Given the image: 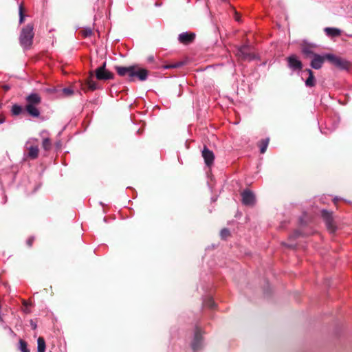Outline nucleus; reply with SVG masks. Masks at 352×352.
<instances>
[{
  "instance_id": "1",
  "label": "nucleus",
  "mask_w": 352,
  "mask_h": 352,
  "mask_svg": "<svg viewBox=\"0 0 352 352\" xmlns=\"http://www.w3.org/2000/svg\"><path fill=\"white\" fill-rule=\"evenodd\" d=\"M116 70L119 76H127L129 81H133L135 78L140 81H144L147 79L148 72L146 69L138 66L129 67H116Z\"/></svg>"
},
{
  "instance_id": "2",
  "label": "nucleus",
  "mask_w": 352,
  "mask_h": 352,
  "mask_svg": "<svg viewBox=\"0 0 352 352\" xmlns=\"http://www.w3.org/2000/svg\"><path fill=\"white\" fill-rule=\"evenodd\" d=\"M26 105L25 111L33 118H38L40 116V111L38 106L41 102V97L38 94L31 93L25 98Z\"/></svg>"
},
{
  "instance_id": "3",
  "label": "nucleus",
  "mask_w": 352,
  "mask_h": 352,
  "mask_svg": "<svg viewBox=\"0 0 352 352\" xmlns=\"http://www.w3.org/2000/svg\"><path fill=\"white\" fill-rule=\"evenodd\" d=\"M34 36V25L32 24L29 23L23 27L19 36L21 45L25 49L30 48L32 44Z\"/></svg>"
},
{
  "instance_id": "4",
  "label": "nucleus",
  "mask_w": 352,
  "mask_h": 352,
  "mask_svg": "<svg viewBox=\"0 0 352 352\" xmlns=\"http://www.w3.org/2000/svg\"><path fill=\"white\" fill-rule=\"evenodd\" d=\"M327 60L340 69H348L349 68V63L338 56L332 54H326Z\"/></svg>"
},
{
  "instance_id": "5",
  "label": "nucleus",
  "mask_w": 352,
  "mask_h": 352,
  "mask_svg": "<svg viewBox=\"0 0 352 352\" xmlns=\"http://www.w3.org/2000/svg\"><path fill=\"white\" fill-rule=\"evenodd\" d=\"M322 217L325 222L327 230L331 233H334L337 230L336 222L332 217V213L326 210L321 211Z\"/></svg>"
},
{
  "instance_id": "6",
  "label": "nucleus",
  "mask_w": 352,
  "mask_h": 352,
  "mask_svg": "<svg viewBox=\"0 0 352 352\" xmlns=\"http://www.w3.org/2000/svg\"><path fill=\"white\" fill-rule=\"evenodd\" d=\"M236 54L243 60H252L256 58V56L252 52V47L247 45L241 46Z\"/></svg>"
},
{
  "instance_id": "7",
  "label": "nucleus",
  "mask_w": 352,
  "mask_h": 352,
  "mask_svg": "<svg viewBox=\"0 0 352 352\" xmlns=\"http://www.w3.org/2000/svg\"><path fill=\"white\" fill-rule=\"evenodd\" d=\"M203 346V338L201 329L197 327L195 330L194 337L191 343V347L194 351H199Z\"/></svg>"
},
{
  "instance_id": "8",
  "label": "nucleus",
  "mask_w": 352,
  "mask_h": 352,
  "mask_svg": "<svg viewBox=\"0 0 352 352\" xmlns=\"http://www.w3.org/2000/svg\"><path fill=\"white\" fill-rule=\"evenodd\" d=\"M106 63H104L102 65L99 67L96 70V76L98 80H107L109 79H112L113 77V74L105 69Z\"/></svg>"
},
{
  "instance_id": "9",
  "label": "nucleus",
  "mask_w": 352,
  "mask_h": 352,
  "mask_svg": "<svg viewBox=\"0 0 352 352\" xmlns=\"http://www.w3.org/2000/svg\"><path fill=\"white\" fill-rule=\"evenodd\" d=\"M327 60L326 54L324 55L314 54L311 58L310 63L311 67L315 69H319L322 67L324 60Z\"/></svg>"
},
{
  "instance_id": "10",
  "label": "nucleus",
  "mask_w": 352,
  "mask_h": 352,
  "mask_svg": "<svg viewBox=\"0 0 352 352\" xmlns=\"http://www.w3.org/2000/svg\"><path fill=\"white\" fill-rule=\"evenodd\" d=\"M242 203L245 206H252L255 203V196L250 190H245L241 193Z\"/></svg>"
},
{
  "instance_id": "11",
  "label": "nucleus",
  "mask_w": 352,
  "mask_h": 352,
  "mask_svg": "<svg viewBox=\"0 0 352 352\" xmlns=\"http://www.w3.org/2000/svg\"><path fill=\"white\" fill-rule=\"evenodd\" d=\"M288 66L294 71L301 70L302 64L295 55H292L287 58Z\"/></svg>"
},
{
  "instance_id": "12",
  "label": "nucleus",
  "mask_w": 352,
  "mask_h": 352,
  "mask_svg": "<svg viewBox=\"0 0 352 352\" xmlns=\"http://www.w3.org/2000/svg\"><path fill=\"white\" fill-rule=\"evenodd\" d=\"M202 157L204 159V162L208 166H210L214 162V155L212 151H210L207 146H204L202 151Z\"/></svg>"
},
{
  "instance_id": "13",
  "label": "nucleus",
  "mask_w": 352,
  "mask_h": 352,
  "mask_svg": "<svg viewBox=\"0 0 352 352\" xmlns=\"http://www.w3.org/2000/svg\"><path fill=\"white\" fill-rule=\"evenodd\" d=\"M29 142L26 143V150L28 151L26 155L32 160L36 159L38 155V147L37 145H30Z\"/></svg>"
},
{
  "instance_id": "14",
  "label": "nucleus",
  "mask_w": 352,
  "mask_h": 352,
  "mask_svg": "<svg viewBox=\"0 0 352 352\" xmlns=\"http://www.w3.org/2000/svg\"><path fill=\"white\" fill-rule=\"evenodd\" d=\"M195 37L194 33L182 32L179 34L178 40L180 43L184 44H188L191 43Z\"/></svg>"
},
{
  "instance_id": "15",
  "label": "nucleus",
  "mask_w": 352,
  "mask_h": 352,
  "mask_svg": "<svg viewBox=\"0 0 352 352\" xmlns=\"http://www.w3.org/2000/svg\"><path fill=\"white\" fill-rule=\"evenodd\" d=\"M303 73L308 74V78L305 80V83L307 87H313L316 85V78L314 75V72L310 69H306L303 71Z\"/></svg>"
},
{
  "instance_id": "16",
  "label": "nucleus",
  "mask_w": 352,
  "mask_h": 352,
  "mask_svg": "<svg viewBox=\"0 0 352 352\" xmlns=\"http://www.w3.org/2000/svg\"><path fill=\"white\" fill-rule=\"evenodd\" d=\"M324 32H326L327 35L331 36H338L340 34V30L334 28H326L324 29Z\"/></svg>"
},
{
  "instance_id": "17",
  "label": "nucleus",
  "mask_w": 352,
  "mask_h": 352,
  "mask_svg": "<svg viewBox=\"0 0 352 352\" xmlns=\"http://www.w3.org/2000/svg\"><path fill=\"white\" fill-rule=\"evenodd\" d=\"M302 52L306 57L312 58L315 53L311 50V47L309 45H304L302 47Z\"/></svg>"
},
{
  "instance_id": "18",
  "label": "nucleus",
  "mask_w": 352,
  "mask_h": 352,
  "mask_svg": "<svg viewBox=\"0 0 352 352\" xmlns=\"http://www.w3.org/2000/svg\"><path fill=\"white\" fill-rule=\"evenodd\" d=\"M203 305L210 309H214L216 307V303L212 297H206L203 301Z\"/></svg>"
},
{
  "instance_id": "19",
  "label": "nucleus",
  "mask_w": 352,
  "mask_h": 352,
  "mask_svg": "<svg viewBox=\"0 0 352 352\" xmlns=\"http://www.w3.org/2000/svg\"><path fill=\"white\" fill-rule=\"evenodd\" d=\"M37 352L45 351V342L43 338L39 337L37 340Z\"/></svg>"
},
{
  "instance_id": "20",
  "label": "nucleus",
  "mask_w": 352,
  "mask_h": 352,
  "mask_svg": "<svg viewBox=\"0 0 352 352\" xmlns=\"http://www.w3.org/2000/svg\"><path fill=\"white\" fill-rule=\"evenodd\" d=\"M23 108L21 106L14 104L12 105L11 112L14 116H19L23 112Z\"/></svg>"
},
{
  "instance_id": "21",
  "label": "nucleus",
  "mask_w": 352,
  "mask_h": 352,
  "mask_svg": "<svg viewBox=\"0 0 352 352\" xmlns=\"http://www.w3.org/2000/svg\"><path fill=\"white\" fill-rule=\"evenodd\" d=\"M269 144V138H266L265 140H262L260 143V152L261 153H264L267 148Z\"/></svg>"
},
{
  "instance_id": "22",
  "label": "nucleus",
  "mask_w": 352,
  "mask_h": 352,
  "mask_svg": "<svg viewBox=\"0 0 352 352\" xmlns=\"http://www.w3.org/2000/svg\"><path fill=\"white\" fill-rule=\"evenodd\" d=\"M19 349L21 352H30L26 342L23 340H19Z\"/></svg>"
},
{
  "instance_id": "23",
  "label": "nucleus",
  "mask_w": 352,
  "mask_h": 352,
  "mask_svg": "<svg viewBox=\"0 0 352 352\" xmlns=\"http://www.w3.org/2000/svg\"><path fill=\"white\" fill-rule=\"evenodd\" d=\"M87 86L89 89L92 91L98 89V85L96 82L94 81L91 78L87 80Z\"/></svg>"
},
{
  "instance_id": "24",
  "label": "nucleus",
  "mask_w": 352,
  "mask_h": 352,
  "mask_svg": "<svg viewBox=\"0 0 352 352\" xmlns=\"http://www.w3.org/2000/svg\"><path fill=\"white\" fill-rule=\"evenodd\" d=\"M42 145H43V148L45 150V151H48L51 148V146H52V144H51V141L49 138H44L43 140V142H42Z\"/></svg>"
},
{
  "instance_id": "25",
  "label": "nucleus",
  "mask_w": 352,
  "mask_h": 352,
  "mask_svg": "<svg viewBox=\"0 0 352 352\" xmlns=\"http://www.w3.org/2000/svg\"><path fill=\"white\" fill-rule=\"evenodd\" d=\"M93 34V31L91 28H85L82 30V34L84 37H89L91 36Z\"/></svg>"
},
{
  "instance_id": "26",
  "label": "nucleus",
  "mask_w": 352,
  "mask_h": 352,
  "mask_svg": "<svg viewBox=\"0 0 352 352\" xmlns=\"http://www.w3.org/2000/svg\"><path fill=\"white\" fill-rule=\"evenodd\" d=\"M24 21L23 8L22 4L19 6V23H22Z\"/></svg>"
},
{
  "instance_id": "27",
  "label": "nucleus",
  "mask_w": 352,
  "mask_h": 352,
  "mask_svg": "<svg viewBox=\"0 0 352 352\" xmlns=\"http://www.w3.org/2000/svg\"><path fill=\"white\" fill-rule=\"evenodd\" d=\"M62 92L65 96H69L73 94L74 91L69 87H65L63 89Z\"/></svg>"
},
{
  "instance_id": "28",
  "label": "nucleus",
  "mask_w": 352,
  "mask_h": 352,
  "mask_svg": "<svg viewBox=\"0 0 352 352\" xmlns=\"http://www.w3.org/2000/svg\"><path fill=\"white\" fill-rule=\"evenodd\" d=\"M220 235L222 239H226V237H228L230 235L229 230H228L226 228L222 229L221 230Z\"/></svg>"
},
{
  "instance_id": "29",
  "label": "nucleus",
  "mask_w": 352,
  "mask_h": 352,
  "mask_svg": "<svg viewBox=\"0 0 352 352\" xmlns=\"http://www.w3.org/2000/svg\"><path fill=\"white\" fill-rule=\"evenodd\" d=\"M34 241V236H31L30 237L28 240H27V245L29 246V247H31L33 242Z\"/></svg>"
},
{
  "instance_id": "30",
  "label": "nucleus",
  "mask_w": 352,
  "mask_h": 352,
  "mask_svg": "<svg viewBox=\"0 0 352 352\" xmlns=\"http://www.w3.org/2000/svg\"><path fill=\"white\" fill-rule=\"evenodd\" d=\"M179 66V65H165L164 69H170V68H176Z\"/></svg>"
},
{
  "instance_id": "31",
  "label": "nucleus",
  "mask_w": 352,
  "mask_h": 352,
  "mask_svg": "<svg viewBox=\"0 0 352 352\" xmlns=\"http://www.w3.org/2000/svg\"><path fill=\"white\" fill-rule=\"evenodd\" d=\"M300 235V232L296 230L294 232V233L290 236V238H296Z\"/></svg>"
},
{
  "instance_id": "32",
  "label": "nucleus",
  "mask_w": 352,
  "mask_h": 352,
  "mask_svg": "<svg viewBox=\"0 0 352 352\" xmlns=\"http://www.w3.org/2000/svg\"><path fill=\"white\" fill-rule=\"evenodd\" d=\"M4 329H9V332H10V334H12V335H13V336H15V333H14V331H12V329L10 327H8V326H5V327H4Z\"/></svg>"
},
{
  "instance_id": "33",
  "label": "nucleus",
  "mask_w": 352,
  "mask_h": 352,
  "mask_svg": "<svg viewBox=\"0 0 352 352\" xmlns=\"http://www.w3.org/2000/svg\"><path fill=\"white\" fill-rule=\"evenodd\" d=\"M147 60L149 63L153 62L154 61V56H148V58H147Z\"/></svg>"
},
{
  "instance_id": "34",
  "label": "nucleus",
  "mask_w": 352,
  "mask_h": 352,
  "mask_svg": "<svg viewBox=\"0 0 352 352\" xmlns=\"http://www.w3.org/2000/svg\"><path fill=\"white\" fill-rule=\"evenodd\" d=\"M5 122V118L1 117L0 118V124H3Z\"/></svg>"
},
{
  "instance_id": "35",
  "label": "nucleus",
  "mask_w": 352,
  "mask_h": 352,
  "mask_svg": "<svg viewBox=\"0 0 352 352\" xmlns=\"http://www.w3.org/2000/svg\"><path fill=\"white\" fill-rule=\"evenodd\" d=\"M1 107V104H0V108Z\"/></svg>"
}]
</instances>
